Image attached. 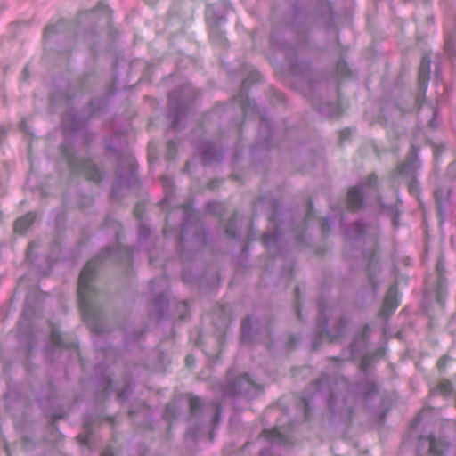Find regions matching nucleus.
<instances>
[{
  "label": "nucleus",
  "mask_w": 456,
  "mask_h": 456,
  "mask_svg": "<svg viewBox=\"0 0 456 456\" xmlns=\"http://www.w3.org/2000/svg\"><path fill=\"white\" fill-rule=\"evenodd\" d=\"M102 256H97L90 260L82 270L77 286L78 303L81 314L84 320L91 325L92 330L100 333L101 330L97 326V315L93 305V295L94 288L92 285L98 264Z\"/></svg>",
  "instance_id": "f257e3e1"
},
{
  "label": "nucleus",
  "mask_w": 456,
  "mask_h": 456,
  "mask_svg": "<svg viewBox=\"0 0 456 456\" xmlns=\"http://www.w3.org/2000/svg\"><path fill=\"white\" fill-rule=\"evenodd\" d=\"M378 177L372 174L368 177L367 183L353 187L348 191V208L351 210H358L362 205V199L370 192L376 191Z\"/></svg>",
  "instance_id": "f03ea898"
},
{
  "label": "nucleus",
  "mask_w": 456,
  "mask_h": 456,
  "mask_svg": "<svg viewBox=\"0 0 456 456\" xmlns=\"http://www.w3.org/2000/svg\"><path fill=\"white\" fill-rule=\"evenodd\" d=\"M260 387L247 374L240 377L226 390V393L233 395L243 394L247 396H253L259 391Z\"/></svg>",
  "instance_id": "7ed1b4c3"
},
{
  "label": "nucleus",
  "mask_w": 456,
  "mask_h": 456,
  "mask_svg": "<svg viewBox=\"0 0 456 456\" xmlns=\"http://www.w3.org/2000/svg\"><path fill=\"white\" fill-rule=\"evenodd\" d=\"M399 305L398 291L395 285H392L385 297L383 306L380 310V315L383 317L389 316Z\"/></svg>",
  "instance_id": "20e7f679"
},
{
  "label": "nucleus",
  "mask_w": 456,
  "mask_h": 456,
  "mask_svg": "<svg viewBox=\"0 0 456 456\" xmlns=\"http://www.w3.org/2000/svg\"><path fill=\"white\" fill-rule=\"evenodd\" d=\"M430 59L424 56L421 60L419 69V85L421 90L426 91L430 79Z\"/></svg>",
  "instance_id": "39448f33"
},
{
  "label": "nucleus",
  "mask_w": 456,
  "mask_h": 456,
  "mask_svg": "<svg viewBox=\"0 0 456 456\" xmlns=\"http://www.w3.org/2000/svg\"><path fill=\"white\" fill-rule=\"evenodd\" d=\"M264 436L271 443L274 444L289 445L290 440L288 436L280 428H274L272 430H265Z\"/></svg>",
  "instance_id": "423d86ee"
},
{
  "label": "nucleus",
  "mask_w": 456,
  "mask_h": 456,
  "mask_svg": "<svg viewBox=\"0 0 456 456\" xmlns=\"http://www.w3.org/2000/svg\"><path fill=\"white\" fill-rule=\"evenodd\" d=\"M78 171L84 174L85 176L91 181L98 182L101 179L100 171L95 164L90 159L84 160L78 167Z\"/></svg>",
  "instance_id": "0eeeda50"
},
{
  "label": "nucleus",
  "mask_w": 456,
  "mask_h": 456,
  "mask_svg": "<svg viewBox=\"0 0 456 456\" xmlns=\"http://www.w3.org/2000/svg\"><path fill=\"white\" fill-rule=\"evenodd\" d=\"M36 216L34 213H28L26 216L17 219L14 224V232L23 234L34 223Z\"/></svg>",
  "instance_id": "6e6552de"
},
{
  "label": "nucleus",
  "mask_w": 456,
  "mask_h": 456,
  "mask_svg": "<svg viewBox=\"0 0 456 456\" xmlns=\"http://www.w3.org/2000/svg\"><path fill=\"white\" fill-rule=\"evenodd\" d=\"M414 154L415 152L412 151L409 159L405 163L400 165L397 167V175L406 176H411L413 175L415 169L417 168V163L416 160L414 159Z\"/></svg>",
  "instance_id": "1a4fd4ad"
},
{
  "label": "nucleus",
  "mask_w": 456,
  "mask_h": 456,
  "mask_svg": "<svg viewBox=\"0 0 456 456\" xmlns=\"http://www.w3.org/2000/svg\"><path fill=\"white\" fill-rule=\"evenodd\" d=\"M429 445V452L434 456H441L446 448V444L443 439L435 437H430Z\"/></svg>",
  "instance_id": "9d476101"
},
{
  "label": "nucleus",
  "mask_w": 456,
  "mask_h": 456,
  "mask_svg": "<svg viewBox=\"0 0 456 456\" xmlns=\"http://www.w3.org/2000/svg\"><path fill=\"white\" fill-rule=\"evenodd\" d=\"M452 391V385L449 380L441 381L437 387L432 390L435 395H448Z\"/></svg>",
  "instance_id": "9b49d317"
},
{
  "label": "nucleus",
  "mask_w": 456,
  "mask_h": 456,
  "mask_svg": "<svg viewBox=\"0 0 456 456\" xmlns=\"http://www.w3.org/2000/svg\"><path fill=\"white\" fill-rule=\"evenodd\" d=\"M451 193V189H437L435 191V196L436 201L439 205H441L444 201H446L449 199Z\"/></svg>",
  "instance_id": "f8f14e48"
},
{
  "label": "nucleus",
  "mask_w": 456,
  "mask_h": 456,
  "mask_svg": "<svg viewBox=\"0 0 456 456\" xmlns=\"http://www.w3.org/2000/svg\"><path fill=\"white\" fill-rule=\"evenodd\" d=\"M190 407L191 414L196 415L202 408V403L200 399L197 396L191 397L190 399Z\"/></svg>",
  "instance_id": "ddd939ff"
},
{
  "label": "nucleus",
  "mask_w": 456,
  "mask_h": 456,
  "mask_svg": "<svg viewBox=\"0 0 456 456\" xmlns=\"http://www.w3.org/2000/svg\"><path fill=\"white\" fill-rule=\"evenodd\" d=\"M235 222L236 216L232 217L226 225L225 233L230 238H235Z\"/></svg>",
  "instance_id": "4468645a"
},
{
  "label": "nucleus",
  "mask_w": 456,
  "mask_h": 456,
  "mask_svg": "<svg viewBox=\"0 0 456 456\" xmlns=\"http://www.w3.org/2000/svg\"><path fill=\"white\" fill-rule=\"evenodd\" d=\"M250 325H251V322H250V319L249 318H247L245 320L242 321V324H241V333H242V340L245 341L246 338H247V336L248 335L249 333V330H250Z\"/></svg>",
  "instance_id": "2eb2a0df"
},
{
  "label": "nucleus",
  "mask_w": 456,
  "mask_h": 456,
  "mask_svg": "<svg viewBox=\"0 0 456 456\" xmlns=\"http://www.w3.org/2000/svg\"><path fill=\"white\" fill-rule=\"evenodd\" d=\"M338 398V395L335 392H332L331 395L329 399V402H328L329 407L332 411L340 410V407L337 406Z\"/></svg>",
  "instance_id": "dca6fc26"
},
{
  "label": "nucleus",
  "mask_w": 456,
  "mask_h": 456,
  "mask_svg": "<svg viewBox=\"0 0 456 456\" xmlns=\"http://www.w3.org/2000/svg\"><path fill=\"white\" fill-rule=\"evenodd\" d=\"M212 151V147L210 145H207L206 149H204L202 151L204 161L210 162L215 159Z\"/></svg>",
  "instance_id": "f3484780"
},
{
  "label": "nucleus",
  "mask_w": 456,
  "mask_h": 456,
  "mask_svg": "<svg viewBox=\"0 0 456 456\" xmlns=\"http://www.w3.org/2000/svg\"><path fill=\"white\" fill-rule=\"evenodd\" d=\"M353 228L355 232L356 237H359L366 232V225L362 222L355 223Z\"/></svg>",
  "instance_id": "a211bd4d"
},
{
  "label": "nucleus",
  "mask_w": 456,
  "mask_h": 456,
  "mask_svg": "<svg viewBox=\"0 0 456 456\" xmlns=\"http://www.w3.org/2000/svg\"><path fill=\"white\" fill-rule=\"evenodd\" d=\"M51 340L53 346H62V340L61 334L57 330H53L51 334Z\"/></svg>",
  "instance_id": "6ab92c4d"
},
{
  "label": "nucleus",
  "mask_w": 456,
  "mask_h": 456,
  "mask_svg": "<svg viewBox=\"0 0 456 456\" xmlns=\"http://www.w3.org/2000/svg\"><path fill=\"white\" fill-rule=\"evenodd\" d=\"M161 183H162L163 188L166 191H172L173 182L170 177H168L167 175H163L161 177Z\"/></svg>",
  "instance_id": "aec40b11"
},
{
  "label": "nucleus",
  "mask_w": 456,
  "mask_h": 456,
  "mask_svg": "<svg viewBox=\"0 0 456 456\" xmlns=\"http://www.w3.org/2000/svg\"><path fill=\"white\" fill-rule=\"evenodd\" d=\"M276 241V236L272 232H265L263 235V242L265 245L269 246L271 243Z\"/></svg>",
  "instance_id": "412c9836"
},
{
  "label": "nucleus",
  "mask_w": 456,
  "mask_h": 456,
  "mask_svg": "<svg viewBox=\"0 0 456 456\" xmlns=\"http://www.w3.org/2000/svg\"><path fill=\"white\" fill-rule=\"evenodd\" d=\"M447 175L452 178V179H455L456 178V161H453L452 163L450 164V166L448 167V169H447Z\"/></svg>",
  "instance_id": "4be33fe9"
},
{
  "label": "nucleus",
  "mask_w": 456,
  "mask_h": 456,
  "mask_svg": "<svg viewBox=\"0 0 456 456\" xmlns=\"http://www.w3.org/2000/svg\"><path fill=\"white\" fill-rule=\"evenodd\" d=\"M213 406H214L215 413H214V416L212 418V421L214 423H217L220 420V418H221V409H220L219 404L216 403Z\"/></svg>",
  "instance_id": "5701e85b"
},
{
  "label": "nucleus",
  "mask_w": 456,
  "mask_h": 456,
  "mask_svg": "<svg viewBox=\"0 0 456 456\" xmlns=\"http://www.w3.org/2000/svg\"><path fill=\"white\" fill-rule=\"evenodd\" d=\"M317 389H322L324 387H330V381L327 378H322L319 381L314 384Z\"/></svg>",
  "instance_id": "b1692460"
},
{
  "label": "nucleus",
  "mask_w": 456,
  "mask_h": 456,
  "mask_svg": "<svg viewBox=\"0 0 456 456\" xmlns=\"http://www.w3.org/2000/svg\"><path fill=\"white\" fill-rule=\"evenodd\" d=\"M77 439L82 444L87 445L89 444L90 442V435H79L77 436Z\"/></svg>",
  "instance_id": "393cba45"
},
{
  "label": "nucleus",
  "mask_w": 456,
  "mask_h": 456,
  "mask_svg": "<svg viewBox=\"0 0 456 456\" xmlns=\"http://www.w3.org/2000/svg\"><path fill=\"white\" fill-rule=\"evenodd\" d=\"M322 229L323 232H329L330 231V219L324 218L322 224Z\"/></svg>",
  "instance_id": "a878e982"
},
{
  "label": "nucleus",
  "mask_w": 456,
  "mask_h": 456,
  "mask_svg": "<svg viewBox=\"0 0 456 456\" xmlns=\"http://www.w3.org/2000/svg\"><path fill=\"white\" fill-rule=\"evenodd\" d=\"M367 387H368L369 390L366 392H363L366 396L369 395L370 393L376 391V386L373 383H368Z\"/></svg>",
  "instance_id": "bb28decb"
},
{
  "label": "nucleus",
  "mask_w": 456,
  "mask_h": 456,
  "mask_svg": "<svg viewBox=\"0 0 456 456\" xmlns=\"http://www.w3.org/2000/svg\"><path fill=\"white\" fill-rule=\"evenodd\" d=\"M453 37L449 34V31L448 29L446 28V46H448L452 41H453Z\"/></svg>",
  "instance_id": "cd10ccee"
},
{
  "label": "nucleus",
  "mask_w": 456,
  "mask_h": 456,
  "mask_svg": "<svg viewBox=\"0 0 456 456\" xmlns=\"http://www.w3.org/2000/svg\"><path fill=\"white\" fill-rule=\"evenodd\" d=\"M55 30L54 27H47L45 30V37H48L50 36L52 33H53Z\"/></svg>",
  "instance_id": "c85d7f7f"
},
{
  "label": "nucleus",
  "mask_w": 456,
  "mask_h": 456,
  "mask_svg": "<svg viewBox=\"0 0 456 456\" xmlns=\"http://www.w3.org/2000/svg\"><path fill=\"white\" fill-rule=\"evenodd\" d=\"M194 362V358L191 355H188L186 357V363L188 366H191Z\"/></svg>",
  "instance_id": "c756f323"
},
{
  "label": "nucleus",
  "mask_w": 456,
  "mask_h": 456,
  "mask_svg": "<svg viewBox=\"0 0 456 456\" xmlns=\"http://www.w3.org/2000/svg\"><path fill=\"white\" fill-rule=\"evenodd\" d=\"M102 456H114V454L110 449H107L102 452Z\"/></svg>",
  "instance_id": "7c9ffc66"
},
{
  "label": "nucleus",
  "mask_w": 456,
  "mask_h": 456,
  "mask_svg": "<svg viewBox=\"0 0 456 456\" xmlns=\"http://www.w3.org/2000/svg\"><path fill=\"white\" fill-rule=\"evenodd\" d=\"M321 337H327L330 339V334L329 331H327L326 330H321V334H320Z\"/></svg>",
  "instance_id": "2f4dec72"
},
{
  "label": "nucleus",
  "mask_w": 456,
  "mask_h": 456,
  "mask_svg": "<svg viewBox=\"0 0 456 456\" xmlns=\"http://www.w3.org/2000/svg\"><path fill=\"white\" fill-rule=\"evenodd\" d=\"M169 118H172V123H173V126H176L178 125V120H177V118L176 117H172V115L170 114L169 115Z\"/></svg>",
  "instance_id": "473e14b6"
},
{
  "label": "nucleus",
  "mask_w": 456,
  "mask_h": 456,
  "mask_svg": "<svg viewBox=\"0 0 456 456\" xmlns=\"http://www.w3.org/2000/svg\"><path fill=\"white\" fill-rule=\"evenodd\" d=\"M350 134V131L348 129H345L341 132L342 136H348Z\"/></svg>",
  "instance_id": "72a5a7b5"
},
{
  "label": "nucleus",
  "mask_w": 456,
  "mask_h": 456,
  "mask_svg": "<svg viewBox=\"0 0 456 456\" xmlns=\"http://www.w3.org/2000/svg\"><path fill=\"white\" fill-rule=\"evenodd\" d=\"M340 385H341V387H343L347 389L348 385H347V382L346 380H341L340 381Z\"/></svg>",
  "instance_id": "f704fd0d"
},
{
  "label": "nucleus",
  "mask_w": 456,
  "mask_h": 456,
  "mask_svg": "<svg viewBox=\"0 0 456 456\" xmlns=\"http://www.w3.org/2000/svg\"><path fill=\"white\" fill-rule=\"evenodd\" d=\"M267 453H269L268 450H266V451H262V452H261V456H265Z\"/></svg>",
  "instance_id": "c9c22d12"
},
{
  "label": "nucleus",
  "mask_w": 456,
  "mask_h": 456,
  "mask_svg": "<svg viewBox=\"0 0 456 456\" xmlns=\"http://www.w3.org/2000/svg\"><path fill=\"white\" fill-rule=\"evenodd\" d=\"M415 188H416V184L412 183V184L410 186V191H412Z\"/></svg>",
  "instance_id": "e433bc0d"
},
{
  "label": "nucleus",
  "mask_w": 456,
  "mask_h": 456,
  "mask_svg": "<svg viewBox=\"0 0 456 456\" xmlns=\"http://www.w3.org/2000/svg\"><path fill=\"white\" fill-rule=\"evenodd\" d=\"M102 255H103V256H102V257H106V256H107V255L109 256L110 254H109V251H107V252H102Z\"/></svg>",
  "instance_id": "4c0bfd02"
},
{
  "label": "nucleus",
  "mask_w": 456,
  "mask_h": 456,
  "mask_svg": "<svg viewBox=\"0 0 456 456\" xmlns=\"http://www.w3.org/2000/svg\"><path fill=\"white\" fill-rule=\"evenodd\" d=\"M444 360V358H442V359H440V360H439V362H438L439 366H441V365L443 364Z\"/></svg>",
  "instance_id": "58836bf2"
},
{
  "label": "nucleus",
  "mask_w": 456,
  "mask_h": 456,
  "mask_svg": "<svg viewBox=\"0 0 456 456\" xmlns=\"http://www.w3.org/2000/svg\"><path fill=\"white\" fill-rule=\"evenodd\" d=\"M150 4H153L155 3L154 0H146Z\"/></svg>",
  "instance_id": "ea45409f"
},
{
  "label": "nucleus",
  "mask_w": 456,
  "mask_h": 456,
  "mask_svg": "<svg viewBox=\"0 0 456 456\" xmlns=\"http://www.w3.org/2000/svg\"><path fill=\"white\" fill-rule=\"evenodd\" d=\"M435 158H436V159H437V158H438V151H435Z\"/></svg>",
  "instance_id": "a19ab883"
},
{
  "label": "nucleus",
  "mask_w": 456,
  "mask_h": 456,
  "mask_svg": "<svg viewBox=\"0 0 456 456\" xmlns=\"http://www.w3.org/2000/svg\"><path fill=\"white\" fill-rule=\"evenodd\" d=\"M214 33H215V31L212 29V30L210 31V36H211V37H213Z\"/></svg>",
  "instance_id": "79ce46f5"
},
{
  "label": "nucleus",
  "mask_w": 456,
  "mask_h": 456,
  "mask_svg": "<svg viewBox=\"0 0 456 456\" xmlns=\"http://www.w3.org/2000/svg\"><path fill=\"white\" fill-rule=\"evenodd\" d=\"M130 169H131V174H133L134 173V167L131 166Z\"/></svg>",
  "instance_id": "37998d69"
},
{
  "label": "nucleus",
  "mask_w": 456,
  "mask_h": 456,
  "mask_svg": "<svg viewBox=\"0 0 456 456\" xmlns=\"http://www.w3.org/2000/svg\"><path fill=\"white\" fill-rule=\"evenodd\" d=\"M32 247H33V244H30V245H29V251H31Z\"/></svg>",
  "instance_id": "c03bdc74"
},
{
  "label": "nucleus",
  "mask_w": 456,
  "mask_h": 456,
  "mask_svg": "<svg viewBox=\"0 0 456 456\" xmlns=\"http://www.w3.org/2000/svg\"><path fill=\"white\" fill-rule=\"evenodd\" d=\"M172 144H173V142H169V143H168V147H169V149L171 148Z\"/></svg>",
  "instance_id": "a18cd8bd"
}]
</instances>
